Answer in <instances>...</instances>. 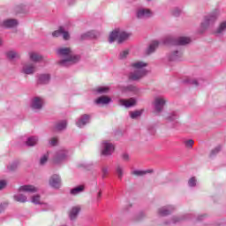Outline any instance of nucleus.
Returning a JSON list of instances; mask_svg holds the SVG:
<instances>
[{
	"mask_svg": "<svg viewBox=\"0 0 226 226\" xmlns=\"http://www.w3.org/2000/svg\"><path fill=\"white\" fill-rule=\"evenodd\" d=\"M57 55L61 57L58 62L60 66H71V64H75L80 59V56L73 55L70 48L58 49Z\"/></svg>",
	"mask_w": 226,
	"mask_h": 226,
	"instance_id": "nucleus-1",
	"label": "nucleus"
},
{
	"mask_svg": "<svg viewBox=\"0 0 226 226\" xmlns=\"http://www.w3.org/2000/svg\"><path fill=\"white\" fill-rule=\"evenodd\" d=\"M132 66L134 68V72L129 74L130 80H139V79H142V77L147 75V71L145 70L144 67L147 66V64L144 62H135Z\"/></svg>",
	"mask_w": 226,
	"mask_h": 226,
	"instance_id": "nucleus-2",
	"label": "nucleus"
},
{
	"mask_svg": "<svg viewBox=\"0 0 226 226\" xmlns=\"http://www.w3.org/2000/svg\"><path fill=\"white\" fill-rule=\"evenodd\" d=\"M128 38H130V34L117 28L109 34V43H113V41L117 40L118 43H123Z\"/></svg>",
	"mask_w": 226,
	"mask_h": 226,
	"instance_id": "nucleus-3",
	"label": "nucleus"
},
{
	"mask_svg": "<svg viewBox=\"0 0 226 226\" xmlns=\"http://www.w3.org/2000/svg\"><path fill=\"white\" fill-rule=\"evenodd\" d=\"M192 41V39L188 37H178L174 39L172 37H166L163 40L164 45H188Z\"/></svg>",
	"mask_w": 226,
	"mask_h": 226,
	"instance_id": "nucleus-4",
	"label": "nucleus"
},
{
	"mask_svg": "<svg viewBox=\"0 0 226 226\" xmlns=\"http://www.w3.org/2000/svg\"><path fill=\"white\" fill-rule=\"evenodd\" d=\"M67 158L68 150L64 148H60L54 154L53 163H55V165H59L60 163H63V162H65Z\"/></svg>",
	"mask_w": 226,
	"mask_h": 226,
	"instance_id": "nucleus-5",
	"label": "nucleus"
},
{
	"mask_svg": "<svg viewBox=\"0 0 226 226\" xmlns=\"http://www.w3.org/2000/svg\"><path fill=\"white\" fill-rule=\"evenodd\" d=\"M190 218V214H185L182 215H175L170 219L164 222V225H172L176 223H181V222H185V220H188Z\"/></svg>",
	"mask_w": 226,
	"mask_h": 226,
	"instance_id": "nucleus-6",
	"label": "nucleus"
},
{
	"mask_svg": "<svg viewBox=\"0 0 226 226\" xmlns=\"http://www.w3.org/2000/svg\"><path fill=\"white\" fill-rule=\"evenodd\" d=\"M116 147L110 142H103L102 144V156H110L114 153Z\"/></svg>",
	"mask_w": 226,
	"mask_h": 226,
	"instance_id": "nucleus-7",
	"label": "nucleus"
},
{
	"mask_svg": "<svg viewBox=\"0 0 226 226\" xmlns=\"http://www.w3.org/2000/svg\"><path fill=\"white\" fill-rule=\"evenodd\" d=\"M174 211H176V206L167 205L158 209V215L159 216H169L170 215H172Z\"/></svg>",
	"mask_w": 226,
	"mask_h": 226,
	"instance_id": "nucleus-8",
	"label": "nucleus"
},
{
	"mask_svg": "<svg viewBox=\"0 0 226 226\" xmlns=\"http://www.w3.org/2000/svg\"><path fill=\"white\" fill-rule=\"evenodd\" d=\"M49 186L55 190L61 188V177L57 174L52 175L49 178Z\"/></svg>",
	"mask_w": 226,
	"mask_h": 226,
	"instance_id": "nucleus-9",
	"label": "nucleus"
},
{
	"mask_svg": "<svg viewBox=\"0 0 226 226\" xmlns=\"http://www.w3.org/2000/svg\"><path fill=\"white\" fill-rule=\"evenodd\" d=\"M61 34H63L64 40H70V34H68L63 26H60L58 30L53 32L52 36L57 38V36H61Z\"/></svg>",
	"mask_w": 226,
	"mask_h": 226,
	"instance_id": "nucleus-10",
	"label": "nucleus"
},
{
	"mask_svg": "<svg viewBox=\"0 0 226 226\" xmlns=\"http://www.w3.org/2000/svg\"><path fill=\"white\" fill-rule=\"evenodd\" d=\"M138 19H148V17H153V12L149 9H139L137 11Z\"/></svg>",
	"mask_w": 226,
	"mask_h": 226,
	"instance_id": "nucleus-11",
	"label": "nucleus"
},
{
	"mask_svg": "<svg viewBox=\"0 0 226 226\" xmlns=\"http://www.w3.org/2000/svg\"><path fill=\"white\" fill-rule=\"evenodd\" d=\"M163 105H165V99H163V97L155 98L154 109L156 112H162V110H163Z\"/></svg>",
	"mask_w": 226,
	"mask_h": 226,
	"instance_id": "nucleus-12",
	"label": "nucleus"
},
{
	"mask_svg": "<svg viewBox=\"0 0 226 226\" xmlns=\"http://www.w3.org/2000/svg\"><path fill=\"white\" fill-rule=\"evenodd\" d=\"M216 20V13L210 14L205 17V21L201 24L202 27H207L210 24H213Z\"/></svg>",
	"mask_w": 226,
	"mask_h": 226,
	"instance_id": "nucleus-13",
	"label": "nucleus"
},
{
	"mask_svg": "<svg viewBox=\"0 0 226 226\" xmlns=\"http://www.w3.org/2000/svg\"><path fill=\"white\" fill-rule=\"evenodd\" d=\"M19 192H25L26 193H36L38 192V188L34 185H22L19 187Z\"/></svg>",
	"mask_w": 226,
	"mask_h": 226,
	"instance_id": "nucleus-14",
	"label": "nucleus"
},
{
	"mask_svg": "<svg viewBox=\"0 0 226 226\" xmlns=\"http://www.w3.org/2000/svg\"><path fill=\"white\" fill-rule=\"evenodd\" d=\"M89 115H83L76 122L77 126L79 128H82L83 126H86L87 123H89Z\"/></svg>",
	"mask_w": 226,
	"mask_h": 226,
	"instance_id": "nucleus-15",
	"label": "nucleus"
},
{
	"mask_svg": "<svg viewBox=\"0 0 226 226\" xmlns=\"http://www.w3.org/2000/svg\"><path fill=\"white\" fill-rule=\"evenodd\" d=\"M43 107V99L40 97H34L32 101V109H39Z\"/></svg>",
	"mask_w": 226,
	"mask_h": 226,
	"instance_id": "nucleus-16",
	"label": "nucleus"
},
{
	"mask_svg": "<svg viewBox=\"0 0 226 226\" xmlns=\"http://www.w3.org/2000/svg\"><path fill=\"white\" fill-rule=\"evenodd\" d=\"M115 173L121 181V179H123V176H124V167H123L121 164H117L115 167Z\"/></svg>",
	"mask_w": 226,
	"mask_h": 226,
	"instance_id": "nucleus-17",
	"label": "nucleus"
},
{
	"mask_svg": "<svg viewBox=\"0 0 226 226\" xmlns=\"http://www.w3.org/2000/svg\"><path fill=\"white\" fill-rule=\"evenodd\" d=\"M34 72H36V68L32 64L23 66V73H26V75H31L32 73H34Z\"/></svg>",
	"mask_w": 226,
	"mask_h": 226,
	"instance_id": "nucleus-18",
	"label": "nucleus"
},
{
	"mask_svg": "<svg viewBox=\"0 0 226 226\" xmlns=\"http://www.w3.org/2000/svg\"><path fill=\"white\" fill-rule=\"evenodd\" d=\"M137 102V101H135L134 98H131L129 100H124L122 99L119 101L120 105H123L124 107H133V105H135V103Z\"/></svg>",
	"mask_w": 226,
	"mask_h": 226,
	"instance_id": "nucleus-19",
	"label": "nucleus"
},
{
	"mask_svg": "<svg viewBox=\"0 0 226 226\" xmlns=\"http://www.w3.org/2000/svg\"><path fill=\"white\" fill-rule=\"evenodd\" d=\"M154 170H135L132 171V176H137L138 177H140L142 176H146V174H153Z\"/></svg>",
	"mask_w": 226,
	"mask_h": 226,
	"instance_id": "nucleus-20",
	"label": "nucleus"
},
{
	"mask_svg": "<svg viewBox=\"0 0 226 226\" xmlns=\"http://www.w3.org/2000/svg\"><path fill=\"white\" fill-rule=\"evenodd\" d=\"M80 213V207H73L69 214L70 220H76Z\"/></svg>",
	"mask_w": 226,
	"mask_h": 226,
	"instance_id": "nucleus-21",
	"label": "nucleus"
},
{
	"mask_svg": "<svg viewBox=\"0 0 226 226\" xmlns=\"http://www.w3.org/2000/svg\"><path fill=\"white\" fill-rule=\"evenodd\" d=\"M84 190H86V186L78 185V186L71 189V195H79V193L84 192Z\"/></svg>",
	"mask_w": 226,
	"mask_h": 226,
	"instance_id": "nucleus-22",
	"label": "nucleus"
},
{
	"mask_svg": "<svg viewBox=\"0 0 226 226\" xmlns=\"http://www.w3.org/2000/svg\"><path fill=\"white\" fill-rule=\"evenodd\" d=\"M19 25V21L17 19H6L4 21V27H15V26Z\"/></svg>",
	"mask_w": 226,
	"mask_h": 226,
	"instance_id": "nucleus-23",
	"label": "nucleus"
},
{
	"mask_svg": "<svg viewBox=\"0 0 226 226\" xmlns=\"http://www.w3.org/2000/svg\"><path fill=\"white\" fill-rule=\"evenodd\" d=\"M95 103L97 105H107V103H110V98L108 96H101L95 101Z\"/></svg>",
	"mask_w": 226,
	"mask_h": 226,
	"instance_id": "nucleus-24",
	"label": "nucleus"
},
{
	"mask_svg": "<svg viewBox=\"0 0 226 226\" xmlns=\"http://www.w3.org/2000/svg\"><path fill=\"white\" fill-rule=\"evenodd\" d=\"M31 61H34V63H40L43 57L41 55L36 53V52H31L29 54Z\"/></svg>",
	"mask_w": 226,
	"mask_h": 226,
	"instance_id": "nucleus-25",
	"label": "nucleus"
},
{
	"mask_svg": "<svg viewBox=\"0 0 226 226\" xmlns=\"http://www.w3.org/2000/svg\"><path fill=\"white\" fill-rule=\"evenodd\" d=\"M158 45H160V42H158L157 41H152L147 50V53L153 54V52H154V50H156V49L158 48Z\"/></svg>",
	"mask_w": 226,
	"mask_h": 226,
	"instance_id": "nucleus-26",
	"label": "nucleus"
},
{
	"mask_svg": "<svg viewBox=\"0 0 226 226\" xmlns=\"http://www.w3.org/2000/svg\"><path fill=\"white\" fill-rule=\"evenodd\" d=\"M50 80V75L49 74H41L39 77L38 84H49Z\"/></svg>",
	"mask_w": 226,
	"mask_h": 226,
	"instance_id": "nucleus-27",
	"label": "nucleus"
},
{
	"mask_svg": "<svg viewBox=\"0 0 226 226\" xmlns=\"http://www.w3.org/2000/svg\"><path fill=\"white\" fill-rule=\"evenodd\" d=\"M14 200H16V202H26L27 201V197L24 194H15L13 196Z\"/></svg>",
	"mask_w": 226,
	"mask_h": 226,
	"instance_id": "nucleus-28",
	"label": "nucleus"
},
{
	"mask_svg": "<svg viewBox=\"0 0 226 226\" xmlns=\"http://www.w3.org/2000/svg\"><path fill=\"white\" fill-rule=\"evenodd\" d=\"M49 153L47 152L46 154H42L40 158L39 163L40 165H45L49 162Z\"/></svg>",
	"mask_w": 226,
	"mask_h": 226,
	"instance_id": "nucleus-29",
	"label": "nucleus"
},
{
	"mask_svg": "<svg viewBox=\"0 0 226 226\" xmlns=\"http://www.w3.org/2000/svg\"><path fill=\"white\" fill-rule=\"evenodd\" d=\"M87 38H97L96 32H87V34H84L81 35L82 40H86Z\"/></svg>",
	"mask_w": 226,
	"mask_h": 226,
	"instance_id": "nucleus-30",
	"label": "nucleus"
},
{
	"mask_svg": "<svg viewBox=\"0 0 226 226\" xmlns=\"http://www.w3.org/2000/svg\"><path fill=\"white\" fill-rule=\"evenodd\" d=\"M17 169H19V162H11L7 166L9 172H15Z\"/></svg>",
	"mask_w": 226,
	"mask_h": 226,
	"instance_id": "nucleus-31",
	"label": "nucleus"
},
{
	"mask_svg": "<svg viewBox=\"0 0 226 226\" xmlns=\"http://www.w3.org/2000/svg\"><path fill=\"white\" fill-rule=\"evenodd\" d=\"M66 120H63L60 121L56 124V130H57L58 132H61V130H64V128H66Z\"/></svg>",
	"mask_w": 226,
	"mask_h": 226,
	"instance_id": "nucleus-32",
	"label": "nucleus"
},
{
	"mask_svg": "<svg viewBox=\"0 0 226 226\" xmlns=\"http://www.w3.org/2000/svg\"><path fill=\"white\" fill-rule=\"evenodd\" d=\"M220 151H222V147L221 146L216 147L215 149L211 151L209 157L215 158V156L217 155L220 153Z\"/></svg>",
	"mask_w": 226,
	"mask_h": 226,
	"instance_id": "nucleus-33",
	"label": "nucleus"
},
{
	"mask_svg": "<svg viewBox=\"0 0 226 226\" xmlns=\"http://www.w3.org/2000/svg\"><path fill=\"white\" fill-rule=\"evenodd\" d=\"M101 170H102V179H105L109 175V167L102 166Z\"/></svg>",
	"mask_w": 226,
	"mask_h": 226,
	"instance_id": "nucleus-34",
	"label": "nucleus"
},
{
	"mask_svg": "<svg viewBox=\"0 0 226 226\" xmlns=\"http://www.w3.org/2000/svg\"><path fill=\"white\" fill-rule=\"evenodd\" d=\"M179 57H181V53L175 51L170 57V61H178Z\"/></svg>",
	"mask_w": 226,
	"mask_h": 226,
	"instance_id": "nucleus-35",
	"label": "nucleus"
},
{
	"mask_svg": "<svg viewBox=\"0 0 226 226\" xmlns=\"http://www.w3.org/2000/svg\"><path fill=\"white\" fill-rule=\"evenodd\" d=\"M7 57L8 59H15L19 57V54L15 51H9L7 52Z\"/></svg>",
	"mask_w": 226,
	"mask_h": 226,
	"instance_id": "nucleus-36",
	"label": "nucleus"
},
{
	"mask_svg": "<svg viewBox=\"0 0 226 226\" xmlns=\"http://www.w3.org/2000/svg\"><path fill=\"white\" fill-rule=\"evenodd\" d=\"M142 115V109L137 110L130 113V116L132 119H136V117H139Z\"/></svg>",
	"mask_w": 226,
	"mask_h": 226,
	"instance_id": "nucleus-37",
	"label": "nucleus"
},
{
	"mask_svg": "<svg viewBox=\"0 0 226 226\" xmlns=\"http://www.w3.org/2000/svg\"><path fill=\"white\" fill-rule=\"evenodd\" d=\"M32 202L33 204L40 206V204H41V201L40 200V195H34L32 197Z\"/></svg>",
	"mask_w": 226,
	"mask_h": 226,
	"instance_id": "nucleus-38",
	"label": "nucleus"
},
{
	"mask_svg": "<svg viewBox=\"0 0 226 226\" xmlns=\"http://www.w3.org/2000/svg\"><path fill=\"white\" fill-rule=\"evenodd\" d=\"M144 218H146V212L141 211V212L137 214V215L135 217V220L140 221V220H144Z\"/></svg>",
	"mask_w": 226,
	"mask_h": 226,
	"instance_id": "nucleus-39",
	"label": "nucleus"
},
{
	"mask_svg": "<svg viewBox=\"0 0 226 226\" xmlns=\"http://www.w3.org/2000/svg\"><path fill=\"white\" fill-rule=\"evenodd\" d=\"M196 185H197V179H195V177H192V178L189 179L188 185L191 188H193V186H196Z\"/></svg>",
	"mask_w": 226,
	"mask_h": 226,
	"instance_id": "nucleus-40",
	"label": "nucleus"
},
{
	"mask_svg": "<svg viewBox=\"0 0 226 226\" xmlns=\"http://www.w3.org/2000/svg\"><path fill=\"white\" fill-rule=\"evenodd\" d=\"M226 29V21L222 22L218 30H217V34H220L221 33H223V30Z\"/></svg>",
	"mask_w": 226,
	"mask_h": 226,
	"instance_id": "nucleus-41",
	"label": "nucleus"
},
{
	"mask_svg": "<svg viewBox=\"0 0 226 226\" xmlns=\"http://www.w3.org/2000/svg\"><path fill=\"white\" fill-rule=\"evenodd\" d=\"M121 158L124 162H130V154L128 153H123Z\"/></svg>",
	"mask_w": 226,
	"mask_h": 226,
	"instance_id": "nucleus-42",
	"label": "nucleus"
},
{
	"mask_svg": "<svg viewBox=\"0 0 226 226\" xmlns=\"http://www.w3.org/2000/svg\"><path fill=\"white\" fill-rule=\"evenodd\" d=\"M39 206H41V211H49L50 209V207L47 203L41 202Z\"/></svg>",
	"mask_w": 226,
	"mask_h": 226,
	"instance_id": "nucleus-43",
	"label": "nucleus"
},
{
	"mask_svg": "<svg viewBox=\"0 0 226 226\" xmlns=\"http://www.w3.org/2000/svg\"><path fill=\"white\" fill-rule=\"evenodd\" d=\"M109 91V87H99L97 88V93H107Z\"/></svg>",
	"mask_w": 226,
	"mask_h": 226,
	"instance_id": "nucleus-44",
	"label": "nucleus"
},
{
	"mask_svg": "<svg viewBox=\"0 0 226 226\" xmlns=\"http://www.w3.org/2000/svg\"><path fill=\"white\" fill-rule=\"evenodd\" d=\"M27 142H38V136H31L27 139Z\"/></svg>",
	"mask_w": 226,
	"mask_h": 226,
	"instance_id": "nucleus-45",
	"label": "nucleus"
},
{
	"mask_svg": "<svg viewBox=\"0 0 226 226\" xmlns=\"http://www.w3.org/2000/svg\"><path fill=\"white\" fill-rule=\"evenodd\" d=\"M6 185H8L6 180H0V190H4V188H6Z\"/></svg>",
	"mask_w": 226,
	"mask_h": 226,
	"instance_id": "nucleus-46",
	"label": "nucleus"
},
{
	"mask_svg": "<svg viewBox=\"0 0 226 226\" xmlns=\"http://www.w3.org/2000/svg\"><path fill=\"white\" fill-rule=\"evenodd\" d=\"M24 146L25 147H34V146H36V142H26Z\"/></svg>",
	"mask_w": 226,
	"mask_h": 226,
	"instance_id": "nucleus-47",
	"label": "nucleus"
},
{
	"mask_svg": "<svg viewBox=\"0 0 226 226\" xmlns=\"http://www.w3.org/2000/svg\"><path fill=\"white\" fill-rule=\"evenodd\" d=\"M129 52L128 50H124L122 53H120L119 57L120 59H124V57H126V56H128Z\"/></svg>",
	"mask_w": 226,
	"mask_h": 226,
	"instance_id": "nucleus-48",
	"label": "nucleus"
},
{
	"mask_svg": "<svg viewBox=\"0 0 226 226\" xmlns=\"http://www.w3.org/2000/svg\"><path fill=\"white\" fill-rule=\"evenodd\" d=\"M185 82H187L188 84H194V86H199V83L197 82V79H187Z\"/></svg>",
	"mask_w": 226,
	"mask_h": 226,
	"instance_id": "nucleus-49",
	"label": "nucleus"
},
{
	"mask_svg": "<svg viewBox=\"0 0 226 226\" xmlns=\"http://www.w3.org/2000/svg\"><path fill=\"white\" fill-rule=\"evenodd\" d=\"M7 207H8V203H2L0 205V213H3L4 209H6Z\"/></svg>",
	"mask_w": 226,
	"mask_h": 226,
	"instance_id": "nucleus-50",
	"label": "nucleus"
},
{
	"mask_svg": "<svg viewBox=\"0 0 226 226\" xmlns=\"http://www.w3.org/2000/svg\"><path fill=\"white\" fill-rule=\"evenodd\" d=\"M95 200H96V202H100V200H102V190H100L97 192L96 197H95Z\"/></svg>",
	"mask_w": 226,
	"mask_h": 226,
	"instance_id": "nucleus-51",
	"label": "nucleus"
},
{
	"mask_svg": "<svg viewBox=\"0 0 226 226\" xmlns=\"http://www.w3.org/2000/svg\"><path fill=\"white\" fill-rule=\"evenodd\" d=\"M126 91H132V93H135V91H137V87L134 86H129L126 87Z\"/></svg>",
	"mask_w": 226,
	"mask_h": 226,
	"instance_id": "nucleus-52",
	"label": "nucleus"
},
{
	"mask_svg": "<svg viewBox=\"0 0 226 226\" xmlns=\"http://www.w3.org/2000/svg\"><path fill=\"white\" fill-rule=\"evenodd\" d=\"M185 146L186 149H192V147H193V142H185Z\"/></svg>",
	"mask_w": 226,
	"mask_h": 226,
	"instance_id": "nucleus-53",
	"label": "nucleus"
},
{
	"mask_svg": "<svg viewBox=\"0 0 226 226\" xmlns=\"http://www.w3.org/2000/svg\"><path fill=\"white\" fill-rule=\"evenodd\" d=\"M174 119H177V114L176 112H173L172 116L170 117V121H174Z\"/></svg>",
	"mask_w": 226,
	"mask_h": 226,
	"instance_id": "nucleus-54",
	"label": "nucleus"
},
{
	"mask_svg": "<svg viewBox=\"0 0 226 226\" xmlns=\"http://www.w3.org/2000/svg\"><path fill=\"white\" fill-rule=\"evenodd\" d=\"M179 13H181V10L179 9H176L174 11H173V15L175 17H178Z\"/></svg>",
	"mask_w": 226,
	"mask_h": 226,
	"instance_id": "nucleus-55",
	"label": "nucleus"
},
{
	"mask_svg": "<svg viewBox=\"0 0 226 226\" xmlns=\"http://www.w3.org/2000/svg\"><path fill=\"white\" fill-rule=\"evenodd\" d=\"M205 216H206V215H198V217H197L198 222H202V220H204Z\"/></svg>",
	"mask_w": 226,
	"mask_h": 226,
	"instance_id": "nucleus-56",
	"label": "nucleus"
},
{
	"mask_svg": "<svg viewBox=\"0 0 226 226\" xmlns=\"http://www.w3.org/2000/svg\"><path fill=\"white\" fill-rule=\"evenodd\" d=\"M50 142H59V139L57 137H54L51 139Z\"/></svg>",
	"mask_w": 226,
	"mask_h": 226,
	"instance_id": "nucleus-57",
	"label": "nucleus"
},
{
	"mask_svg": "<svg viewBox=\"0 0 226 226\" xmlns=\"http://www.w3.org/2000/svg\"><path fill=\"white\" fill-rule=\"evenodd\" d=\"M50 146H51L52 147H54L57 146V142H51V143H50Z\"/></svg>",
	"mask_w": 226,
	"mask_h": 226,
	"instance_id": "nucleus-58",
	"label": "nucleus"
},
{
	"mask_svg": "<svg viewBox=\"0 0 226 226\" xmlns=\"http://www.w3.org/2000/svg\"><path fill=\"white\" fill-rule=\"evenodd\" d=\"M186 142H193V139H189Z\"/></svg>",
	"mask_w": 226,
	"mask_h": 226,
	"instance_id": "nucleus-59",
	"label": "nucleus"
},
{
	"mask_svg": "<svg viewBox=\"0 0 226 226\" xmlns=\"http://www.w3.org/2000/svg\"><path fill=\"white\" fill-rule=\"evenodd\" d=\"M1 43H3V40L0 39V45H1Z\"/></svg>",
	"mask_w": 226,
	"mask_h": 226,
	"instance_id": "nucleus-60",
	"label": "nucleus"
}]
</instances>
